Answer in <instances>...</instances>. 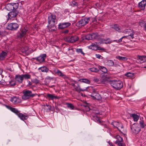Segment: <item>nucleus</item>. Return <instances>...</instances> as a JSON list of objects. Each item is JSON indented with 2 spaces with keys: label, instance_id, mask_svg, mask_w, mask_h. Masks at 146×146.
Here are the masks:
<instances>
[{
  "label": "nucleus",
  "instance_id": "nucleus-1",
  "mask_svg": "<svg viewBox=\"0 0 146 146\" xmlns=\"http://www.w3.org/2000/svg\"><path fill=\"white\" fill-rule=\"evenodd\" d=\"M48 27L49 31H53L56 29L55 25L57 23V20L55 15L52 14L48 16Z\"/></svg>",
  "mask_w": 146,
  "mask_h": 146
},
{
  "label": "nucleus",
  "instance_id": "nucleus-2",
  "mask_svg": "<svg viewBox=\"0 0 146 146\" xmlns=\"http://www.w3.org/2000/svg\"><path fill=\"white\" fill-rule=\"evenodd\" d=\"M23 95L22 96V99L26 100L30 98H32L37 95L36 94H33L32 92L27 89L24 90L23 91Z\"/></svg>",
  "mask_w": 146,
  "mask_h": 146
},
{
  "label": "nucleus",
  "instance_id": "nucleus-3",
  "mask_svg": "<svg viewBox=\"0 0 146 146\" xmlns=\"http://www.w3.org/2000/svg\"><path fill=\"white\" fill-rule=\"evenodd\" d=\"M29 30L28 27L26 26H23L20 29V31L17 33V36L18 38H21L26 36Z\"/></svg>",
  "mask_w": 146,
  "mask_h": 146
},
{
  "label": "nucleus",
  "instance_id": "nucleus-4",
  "mask_svg": "<svg viewBox=\"0 0 146 146\" xmlns=\"http://www.w3.org/2000/svg\"><path fill=\"white\" fill-rule=\"evenodd\" d=\"M18 3H12L7 4L5 7V9L8 11H15L18 8Z\"/></svg>",
  "mask_w": 146,
  "mask_h": 146
},
{
  "label": "nucleus",
  "instance_id": "nucleus-5",
  "mask_svg": "<svg viewBox=\"0 0 146 146\" xmlns=\"http://www.w3.org/2000/svg\"><path fill=\"white\" fill-rule=\"evenodd\" d=\"M112 87L117 90H119L122 88L123 84L120 81L113 80L110 83Z\"/></svg>",
  "mask_w": 146,
  "mask_h": 146
},
{
  "label": "nucleus",
  "instance_id": "nucleus-6",
  "mask_svg": "<svg viewBox=\"0 0 146 146\" xmlns=\"http://www.w3.org/2000/svg\"><path fill=\"white\" fill-rule=\"evenodd\" d=\"M90 19V17H85L84 19H81L79 21L76 23V25L78 27L85 25L89 22Z\"/></svg>",
  "mask_w": 146,
  "mask_h": 146
},
{
  "label": "nucleus",
  "instance_id": "nucleus-7",
  "mask_svg": "<svg viewBox=\"0 0 146 146\" xmlns=\"http://www.w3.org/2000/svg\"><path fill=\"white\" fill-rule=\"evenodd\" d=\"M131 129L132 133L136 134L140 131L141 129L137 124L134 123L131 127Z\"/></svg>",
  "mask_w": 146,
  "mask_h": 146
},
{
  "label": "nucleus",
  "instance_id": "nucleus-8",
  "mask_svg": "<svg viewBox=\"0 0 146 146\" xmlns=\"http://www.w3.org/2000/svg\"><path fill=\"white\" fill-rule=\"evenodd\" d=\"M79 38L76 36H68L66 37L65 40L68 42L73 43L77 41Z\"/></svg>",
  "mask_w": 146,
  "mask_h": 146
},
{
  "label": "nucleus",
  "instance_id": "nucleus-9",
  "mask_svg": "<svg viewBox=\"0 0 146 146\" xmlns=\"http://www.w3.org/2000/svg\"><path fill=\"white\" fill-rule=\"evenodd\" d=\"M99 113V111L98 110H95L93 109V110L92 113L91 114V117H93L94 120L97 121L98 123H100L101 121L99 120L98 117L97 116V114Z\"/></svg>",
  "mask_w": 146,
  "mask_h": 146
},
{
  "label": "nucleus",
  "instance_id": "nucleus-10",
  "mask_svg": "<svg viewBox=\"0 0 146 146\" xmlns=\"http://www.w3.org/2000/svg\"><path fill=\"white\" fill-rule=\"evenodd\" d=\"M18 13V12L16 10L9 13L8 14V18L7 20L9 19L13 20L16 17Z\"/></svg>",
  "mask_w": 146,
  "mask_h": 146
},
{
  "label": "nucleus",
  "instance_id": "nucleus-11",
  "mask_svg": "<svg viewBox=\"0 0 146 146\" xmlns=\"http://www.w3.org/2000/svg\"><path fill=\"white\" fill-rule=\"evenodd\" d=\"M46 56V54H43L37 57L33 58V59L41 63L44 62Z\"/></svg>",
  "mask_w": 146,
  "mask_h": 146
},
{
  "label": "nucleus",
  "instance_id": "nucleus-12",
  "mask_svg": "<svg viewBox=\"0 0 146 146\" xmlns=\"http://www.w3.org/2000/svg\"><path fill=\"white\" fill-rule=\"evenodd\" d=\"M19 25L16 23H12L9 24L7 26V29L11 30H16L19 27Z\"/></svg>",
  "mask_w": 146,
  "mask_h": 146
},
{
  "label": "nucleus",
  "instance_id": "nucleus-13",
  "mask_svg": "<svg viewBox=\"0 0 146 146\" xmlns=\"http://www.w3.org/2000/svg\"><path fill=\"white\" fill-rule=\"evenodd\" d=\"M115 137L117 139L115 141V143L116 144L119 146H125V144L121 142L123 139L119 135H117Z\"/></svg>",
  "mask_w": 146,
  "mask_h": 146
},
{
  "label": "nucleus",
  "instance_id": "nucleus-14",
  "mask_svg": "<svg viewBox=\"0 0 146 146\" xmlns=\"http://www.w3.org/2000/svg\"><path fill=\"white\" fill-rule=\"evenodd\" d=\"M122 32L127 35L128 36H131L132 39L133 38V35L134 33V32L133 30L131 29H126L123 31Z\"/></svg>",
  "mask_w": 146,
  "mask_h": 146
},
{
  "label": "nucleus",
  "instance_id": "nucleus-15",
  "mask_svg": "<svg viewBox=\"0 0 146 146\" xmlns=\"http://www.w3.org/2000/svg\"><path fill=\"white\" fill-rule=\"evenodd\" d=\"M71 23L69 22H64L60 23L59 25L58 28L60 29H63L70 26Z\"/></svg>",
  "mask_w": 146,
  "mask_h": 146
},
{
  "label": "nucleus",
  "instance_id": "nucleus-16",
  "mask_svg": "<svg viewBox=\"0 0 146 146\" xmlns=\"http://www.w3.org/2000/svg\"><path fill=\"white\" fill-rule=\"evenodd\" d=\"M146 5V0H143L139 3L138 7L141 10H144L145 9Z\"/></svg>",
  "mask_w": 146,
  "mask_h": 146
},
{
  "label": "nucleus",
  "instance_id": "nucleus-17",
  "mask_svg": "<svg viewBox=\"0 0 146 146\" xmlns=\"http://www.w3.org/2000/svg\"><path fill=\"white\" fill-rule=\"evenodd\" d=\"M54 72L57 75L61 76L62 78H65L67 77L66 75L63 74L60 70L56 69L54 70Z\"/></svg>",
  "mask_w": 146,
  "mask_h": 146
},
{
  "label": "nucleus",
  "instance_id": "nucleus-18",
  "mask_svg": "<svg viewBox=\"0 0 146 146\" xmlns=\"http://www.w3.org/2000/svg\"><path fill=\"white\" fill-rule=\"evenodd\" d=\"M16 81L19 83H22L23 80L22 75H17L15 76Z\"/></svg>",
  "mask_w": 146,
  "mask_h": 146
},
{
  "label": "nucleus",
  "instance_id": "nucleus-19",
  "mask_svg": "<svg viewBox=\"0 0 146 146\" xmlns=\"http://www.w3.org/2000/svg\"><path fill=\"white\" fill-rule=\"evenodd\" d=\"M47 97L48 98L49 100H53L54 99H59L60 97L59 96H55L54 94H47Z\"/></svg>",
  "mask_w": 146,
  "mask_h": 146
},
{
  "label": "nucleus",
  "instance_id": "nucleus-20",
  "mask_svg": "<svg viewBox=\"0 0 146 146\" xmlns=\"http://www.w3.org/2000/svg\"><path fill=\"white\" fill-rule=\"evenodd\" d=\"M94 94H91L90 95V96L92 97L93 99L97 100H100L101 99V97L100 95L98 93H97Z\"/></svg>",
  "mask_w": 146,
  "mask_h": 146
},
{
  "label": "nucleus",
  "instance_id": "nucleus-21",
  "mask_svg": "<svg viewBox=\"0 0 146 146\" xmlns=\"http://www.w3.org/2000/svg\"><path fill=\"white\" fill-rule=\"evenodd\" d=\"M17 115L23 121L27 119L28 118V116L25 115L22 113H21L19 112L18 114Z\"/></svg>",
  "mask_w": 146,
  "mask_h": 146
},
{
  "label": "nucleus",
  "instance_id": "nucleus-22",
  "mask_svg": "<svg viewBox=\"0 0 146 146\" xmlns=\"http://www.w3.org/2000/svg\"><path fill=\"white\" fill-rule=\"evenodd\" d=\"M74 87L76 90L78 92H80L81 91H86V90H87V88L86 87H85L84 89H83L81 88L80 85L78 84H77V86L74 85Z\"/></svg>",
  "mask_w": 146,
  "mask_h": 146
},
{
  "label": "nucleus",
  "instance_id": "nucleus-23",
  "mask_svg": "<svg viewBox=\"0 0 146 146\" xmlns=\"http://www.w3.org/2000/svg\"><path fill=\"white\" fill-rule=\"evenodd\" d=\"M87 90H86L88 91V90H90V92L92 93L91 94H95L97 93L98 92L97 91V90L95 88H94L93 87L90 86V87H87Z\"/></svg>",
  "mask_w": 146,
  "mask_h": 146
},
{
  "label": "nucleus",
  "instance_id": "nucleus-24",
  "mask_svg": "<svg viewBox=\"0 0 146 146\" xmlns=\"http://www.w3.org/2000/svg\"><path fill=\"white\" fill-rule=\"evenodd\" d=\"M89 48L94 50H97L98 48V45L97 44V43L96 42L95 43H92L89 46Z\"/></svg>",
  "mask_w": 146,
  "mask_h": 146
},
{
  "label": "nucleus",
  "instance_id": "nucleus-25",
  "mask_svg": "<svg viewBox=\"0 0 146 146\" xmlns=\"http://www.w3.org/2000/svg\"><path fill=\"white\" fill-rule=\"evenodd\" d=\"M39 70H40L42 72H47L49 70V69L45 66H43L38 68Z\"/></svg>",
  "mask_w": 146,
  "mask_h": 146
},
{
  "label": "nucleus",
  "instance_id": "nucleus-26",
  "mask_svg": "<svg viewBox=\"0 0 146 146\" xmlns=\"http://www.w3.org/2000/svg\"><path fill=\"white\" fill-rule=\"evenodd\" d=\"M7 107L10 110L13 112L16 113L17 115L19 112V111H18L17 109L15 108H12L9 106H7Z\"/></svg>",
  "mask_w": 146,
  "mask_h": 146
},
{
  "label": "nucleus",
  "instance_id": "nucleus-27",
  "mask_svg": "<svg viewBox=\"0 0 146 146\" xmlns=\"http://www.w3.org/2000/svg\"><path fill=\"white\" fill-rule=\"evenodd\" d=\"M11 100L13 103L15 104H17L20 102L19 99L16 97H14L11 98Z\"/></svg>",
  "mask_w": 146,
  "mask_h": 146
},
{
  "label": "nucleus",
  "instance_id": "nucleus-28",
  "mask_svg": "<svg viewBox=\"0 0 146 146\" xmlns=\"http://www.w3.org/2000/svg\"><path fill=\"white\" fill-rule=\"evenodd\" d=\"M7 52L4 51L0 53V60H3L5 59V57L7 56Z\"/></svg>",
  "mask_w": 146,
  "mask_h": 146
},
{
  "label": "nucleus",
  "instance_id": "nucleus-29",
  "mask_svg": "<svg viewBox=\"0 0 146 146\" xmlns=\"http://www.w3.org/2000/svg\"><path fill=\"white\" fill-rule=\"evenodd\" d=\"M125 75L130 79H132L135 78L134 74L133 73L129 72L126 73Z\"/></svg>",
  "mask_w": 146,
  "mask_h": 146
},
{
  "label": "nucleus",
  "instance_id": "nucleus-30",
  "mask_svg": "<svg viewBox=\"0 0 146 146\" xmlns=\"http://www.w3.org/2000/svg\"><path fill=\"white\" fill-rule=\"evenodd\" d=\"M7 82V83L6 84L7 85H10V86L12 87L15 86L16 84L15 81L13 79H11L10 81L9 82Z\"/></svg>",
  "mask_w": 146,
  "mask_h": 146
},
{
  "label": "nucleus",
  "instance_id": "nucleus-31",
  "mask_svg": "<svg viewBox=\"0 0 146 146\" xmlns=\"http://www.w3.org/2000/svg\"><path fill=\"white\" fill-rule=\"evenodd\" d=\"M111 28L115 29V30L118 31L119 32H121V31L120 28L118 25H114L111 27Z\"/></svg>",
  "mask_w": 146,
  "mask_h": 146
},
{
  "label": "nucleus",
  "instance_id": "nucleus-32",
  "mask_svg": "<svg viewBox=\"0 0 146 146\" xmlns=\"http://www.w3.org/2000/svg\"><path fill=\"white\" fill-rule=\"evenodd\" d=\"M101 42H102L105 44H110L112 42L111 41L109 38L106 39H102Z\"/></svg>",
  "mask_w": 146,
  "mask_h": 146
},
{
  "label": "nucleus",
  "instance_id": "nucleus-33",
  "mask_svg": "<svg viewBox=\"0 0 146 146\" xmlns=\"http://www.w3.org/2000/svg\"><path fill=\"white\" fill-rule=\"evenodd\" d=\"M130 116L133 117L134 120L136 121H138L139 119V116L135 114H131Z\"/></svg>",
  "mask_w": 146,
  "mask_h": 146
},
{
  "label": "nucleus",
  "instance_id": "nucleus-34",
  "mask_svg": "<svg viewBox=\"0 0 146 146\" xmlns=\"http://www.w3.org/2000/svg\"><path fill=\"white\" fill-rule=\"evenodd\" d=\"M119 122L116 121H114L111 124L114 127L117 128L118 130H119V128H118V125H119Z\"/></svg>",
  "mask_w": 146,
  "mask_h": 146
},
{
  "label": "nucleus",
  "instance_id": "nucleus-35",
  "mask_svg": "<svg viewBox=\"0 0 146 146\" xmlns=\"http://www.w3.org/2000/svg\"><path fill=\"white\" fill-rule=\"evenodd\" d=\"M116 58L117 59L120 60H122L123 61H125L127 60V58L126 57H122L119 56H116Z\"/></svg>",
  "mask_w": 146,
  "mask_h": 146
},
{
  "label": "nucleus",
  "instance_id": "nucleus-36",
  "mask_svg": "<svg viewBox=\"0 0 146 146\" xmlns=\"http://www.w3.org/2000/svg\"><path fill=\"white\" fill-rule=\"evenodd\" d=\"M107 63L108 66H112L114 65L113 62L111 60H107Z\"/></svg>",
  "mask_w": 146,
  "mask_h": 146
},
{
  "label": "nucleus",
  "instance_id": "nucleus-37",
  "mask_svg": "<svg viewBox=\"0 0 146 146\" xmlns=\"http://www.w3.org/2000/svg\"><path fill=\"white\" fill-rule=\"evenodd\" d=\"M79 81L81 82L88 84H90V81L89 80L86 79H81Z\"/></svg>",
  "mask_w": 146,
  "mask_h": 146
},
{
  "label": "nucleus",
  "instance_id": "nucleus-38",
  "mask_svg": "<svg viewBox=\"0 0 146 146\" xmlns=\"http://www.w3.org/2000/svg\"><path fill=\"white\" fill-rule=\"evenodd\" d=\"M23 79H27L30 78L31 76L28 74H22Z\"/></svg>",
  "mask_w": 146,
  "mask_h": 146
},
{
  "label": "nucleus",
  "instance_id": "nucleus-39",
  "mask_svg": "<svg viewBox=\"0 0 146 146\" xmlns=\"http://www.w3.org/2000/svg\"><path fill=\"white\" fill-rule=\"evenodd\" d=\"M99 69L102 70L103 72L104 73H106L107 72L106 68L104 67L99 66Z\"/></svg>",
  "mask_w": 146,
  "mask_h": 146
},
{
  "label": "nucleus",
  "instance_id": "nucleus-40",
  "mask_svg": "<svg viewBox=\"0 0 146 146\" xmlns=\"http://www.w3.org/2000/svg\"><path fill=\"white\" fill-rule=\"evenodd\" d=\"M138 58L143 61H145L146 60V56H138Z\"/></svg>",
  "mask_w": 146,
  "mask_h": 146
},
{
  "label": "nucleus",
  "instance_id": "nucleus-41",
  "mask_svg": "<svg viewBox=\"0 0 146 146\" xmlns=\"http://www.w3.org/2000/svg\"><path fill=\"white\" fill-rule=\"evenodd\" d=\"M92 39H97L98 37V34L97 33H93L91 34Z\"/></svg>",
  "mask_w": 146,
  "mask_h": 146
},
{
  "label": "nucleus",
  "instance_id": "nucleus-42",
  "mask_svg": "<svg viewBox=\"0 0 146 146\" xmlns=\"http://www.w3.org/2000/svg\"><path fill=\"white\" fill-rule=\"evenodd\" d=\"M90 71L94 72H97L99 71V69L96 68H92L89 69Z\"/></svg>",
  "mask_w": 146,
  "mask_h": 146
},
{
  "label": "nucleus",
  "instance_id": "nucleus-43",
  "mask_svg": "<svg viewBox=\"0 0 146 146\" xmlns=\"http://www.w3.org/2000/svg\"><path fill=\"white\" fill-rule=\"evenodd\" d=\"M102 79L104 81H106L109 79V77L107 75H104L102 76Z\"/></svg>",
  "mask_w": 146,
  "mask_h": 146
},
{
  "label": "nucleus",
  "instance_id": "nucleus-44",
  "mask_svg": "<svg viewBox=\"0 0 146 146\" xmlns=\"http://www.w3.org/2000/svg\"><path fill=\"white\" fill-rule=\"evenodd\" d=\"M85 38L88 40H92L91 34H89L85 36Z\"/></svg>",
  "mask_w": 146,
  "mask_h": 146
},
{
  "label": "nucleus",
  "instance_id": "nucleus-45",
  "mask_svg": "<svg viewBox=\"0 0 146 146\" xmlns=\"http://www.w3.org/2000/svg\"><path fill=\"white\" fill-rule=\"evenodd\" d=\"M7 83V82L6 83L5 82V81L3 79H1V77H0V85H7L6 84Z\"/></svg>",
  "mask_w": 146,
  "mask_h": 146
},
{
  "label": "nucleus",
  "instance_id": "nucleus-46",
  "mask_svg": "<svg viewBox=\"0 0 146 146\" xmlns=\"http://www.w3.org/2000/svg\"><path fill=\"white\" fill-rule=\"evenodd\" d=\"M76 51L78 53H81L82 54H83L84 56L85 55V53L83 52L82 51V49L81 48L76 49Z\"/></svg>",
  "mask_w": 146,
  "mask_h": 146
},
{
  "label": "nucleus",
  "instance_id": "nucleus-47",
  "mask_svg": "<svg viewBox=\"0 0 146 146\" xmlns=\"http://www.w3.org/2000/svg\"><path fill=\"white\" fill-rule=\"evenodd\" d=\"M68 51H69V53L71 54H73L74 52L73 49L71 47H70L68 48Z\"/></svg>",
  "mask_w": 146,
  "mask_h": 146
},
{
  "label": "nucleus",
  "instance_id": "nucleus-48",
  "mask_svg": "<svg viewBox=\"0 0 146 146\" xmlns=\"http://www.w3.org/2000/svg\"><path fill=\"white\" fill-rule=\"evenodd\" d=\"M67 104L68 108H70L72 110H73L74 109V106L72 104L67 103Z\"/></svg>",
  "mask_w": 146,
  "mask_h": 146
},
{
  "label": "nucleus",
  "instance_id": "nucleus-49",
  "mask_svg": "<svg viewBox=\"0 0 146 146\" xmlns=\"http://www.w3.org/2000/svg\"><path fill=\"white\" fill-rule=\"evenodd\" d=\"M32 82L34 83L37 84L39 82V80H37V79H34L32 80Z\"/></svg>",
  "mask_w": 146,
  "mask_h": 146
},
{
  "label": "nucleus",
  "instance_id": "nucleus-50",
  "mask_svg": "<svg viewBox=\"0 0 146 146\" xmlns=\"http://www.w3.org/2000/svg\"><path fill=\"white\" fill-rule=\"evenodd\" d=\"M118 128H119V131H121V130L120 129V128H121V129H123V126L122 125L121 123H119V125H118Z\"/></svg>",
  "mask_w": 146,
  "mask_h": 146
},
{
  "label": "nucleus",
  "instance_id": "nucleus-51",
  "mask_svg": "<svg viewBox=\"0 0 146 146\" xmlns=\"http://www.w3.org/2000/svg\"><path fill=\"white\" fill-rule=\"evenodd\" d=\"M140 126L142 128H144V123L143 121H140Z\"/></svg>",
  "mask_w": 146,
  "mask_h": 146
},
{
  "label": "nucleus",
  "instance_id": "nucleus-52",
  "mask_svg": "<svg viewBox=\"0 0 146 146\" xmlns=\"http://www.w3.org/2000/svg\"><path fill=\"white\" fill-rule=\"evenodd\" d=\"M123 39L122 38H121L120 39L118 40H114L113 41L114 42H115L117 43H119L120 42H121L122 41Z\"/></svg>",
  "mask_w": 146,
  "mask_h": 146
},
{
  "label": "nucleus",
  "instance_id": "nucleus-53",
  "mask_svg": "<svg viewBox=\"0 0 146 146\" xmlns=\"http://www.w3.org/2000/svg\"><path fill=\"white\" fill-rule=\"evenodd\" d=\"M97 50H103V51H105V50H106V49H105V48H103L101 47H98V48L97 49Z\"/></svg>",
  "mask_w": 146,
  "mask_h": 146
},
{
  "label": "nucleus",
  "instance_id": "nucleus-54",
  "mask_svg": "<svg viewBox=\"0 0 146 146\" xmlns=\"http://www.w3.org/2000/svg\"><path fill=\"white\" fill-rule=\"evenodd\" d=\"M72 4L74 6H77L78 5V3L75 1H73L72 2Z\"/></svg>",
  "mask_w": 146,
  "mask_h": 146
},
{
  "label": "nucleus",
  "instance_id": "nucleus-55",
  "mask_svg": "<svg viewBox=\"0 0 146 146\" xmlns=\"http://www.w3.org/2000/svg\"><path fill=\"white\" fill-rule=\"evenodd\" d=\"M101 57V55L99 54H96V57L98 58H100Z\"/></svg>",
  "mask_w": 146,
  "mask_h": 146
},
{
  "label": "nucleus",
  "instance_id": "nucleus-56",
  "mask_svg": "<svg viewBox=\"0 0 146 146\" xmlns=\"http://www.w3.org/2000/svg\"><path fill=\"white\" fill-rule=\"evenodd\" d=\"M92 22H96L97 21H96V18H92Z\"/></svg>",
  "mask_w": 146,
  "mask_h": 146
},
{
  "label": "nucleus",
  "instance_id": "nucleus-57",
  "mask_svg": "<svg viewBox=\"0 0 146 146\" xmlns=\"http://www.w3.org/2000/svg\"><path fill=\"white\" fill-rule=\"evenodd\" d=\"M94 80L95 82H98L99 81L98 79L97 78H94Z\"/></svg>",
  "mask_w": 146,
  "mask_h": 146
},
{
  "label": "nucleus",
  "instance_id": "nucleus-58",
  "mask_svg": "<svg viewBox=\"0 0 146 146\" xmlns=\"http://www.w3.org/2000/svg\"><path fill=\"white\" fill-rule=\"evenodd\" d=\"M69 31L68 30H66L63 31V33H67Z\"/></svg>",
  "mask_w": 146,
  "mask_h": 146
},
{
  "label": "nucleus",
  "instance_id": "nucleus-59",
  "mask_svg": "<svg viewBox=\"0 0 146 146\" xmlns=\"http://www.w3.org/2000/svg\"><path fill=\"white\" fill-rule=\"evenodd\" d=\"M2 72H3L2 69V68H0V75H1L2 74Z\"/></svg>",
  "mask_w": 146,
  "mask_h": 146
},
{
  "label": "nucleus",
  "instance_id": "nucleus-60",
  "mask_svg": "<svg viewBox=\"0 0 146 146\" xmlns=\"http://www.w3.org/2000/svg\"><path fill=\"white\" fill-rule=\"evenodd\" d=\"M10 141L9 139H8V140H7V141H6V144H9V142H10Z\"/></svg>",
  "mask_w": 146,
  "mask_h": 146
},
{
  "label": "nucleus",
  "instance_id": "nucleus-61",
  "mask_svg": "<svg viewBox=\"0 0 146 146\" xmlns=\"http://www.w3.org/2000/svg\"><path fill=\"white\" fill-rule=\"evenodd\" d=\"M108 143H109V145L110 146H113V144L111 142H110V141L108 142Z\"/></svg>",
  "mask_w": 146,
  "mask_h": 146
},
{
  "label": "nucleus",
  "instance_id": "nucleus-62",
  "mask_svg": "<svg viewBox=\"0 0 146 146\" xmlns=\"http://www.w3.org/2000/svg\"><path fill=\"white\" fill-rule=\"evenodd\" d=\"M28 85L29 86H30V85H31L32 84L30 81H28Z\"/></svg>",
  "mask_w": 146,
  "mask_h": 146
},
{
  "label": "nucleus",
  "instance_id": "nucleus-63",
  "mask_svg": "<svg viewBox=\"0 0 146 146\" xmlns=\"http://www.w3.org/2000/svg\"><path fill=\"white\" fill-rule=\"evenodd\" d=\"M144 27L145 30H146V23L144 24Z\"/></svg>",
  "mask_w": 146,
  "mask_h": 146
},
{
  "label": "nucleus",
  "instance_id": "nucleus-64",
  "mask_svg": "<svg viewBox=\"0 0 146 146\" xmlns=\"http://www.w3.org/2000/svg\"><path fill=\"white\" fill-rule=\"evenodd\" d=\"M128 36L127 35V36H123V37H122L121 38H122V39H123V38H127V37H128Z\"/></svg>",
  "mask_w": 146,
  "mask_h": 146
}]
</instances>
